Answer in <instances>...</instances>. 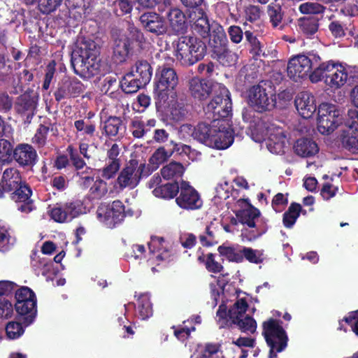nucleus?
I'll use <instances>...</instances> for the list:
<instances>
[{
    "label": "nucleus",
    "instance_id": "nucleus-1",
    "mask_svg": "<svg viewBox=\"0 0 358 358\" xmlns=\"http://www.w3.org/2000/svg\"><path fill=\"white\" fill-rule=\"evenodd\" d=\"M309 78L313 83L324 80L327 87L336 90L349 80L358 78V67L330 60L320 63L309 75Z\"/></svg>",
    "mask_w": 358,
    "mask_h": 358
},
{
    "label": "nucleus",
    "instance_id": "nucleus-2",
    "mask_svg": "<svg viewBox=\"0 0 358 358\" xmlns=\"http://www.w3.org/2000/svg\"><path fill=\"white\" fill-rule=\"evenodd\" d=\"M99 55V48L94 41L83 39L78 42L71 57L75 73L84 78L98 74L101 68Z\"/></svg>",
    "mask_w": 358,
    "mask_h": 358
},
{
    "label": "nucleus",
    "instance_id": "nucleus-3",
    "mask_svg": "<svg viewBox=\"0 0 358 358\" xmlns=\"http://www.w3.org/2000/svg\"><path fill=\"white\" fill-rule=\"evenodd\" d=\"M248 305L243 299H240L227 311L225 304H221L217 311V320L220 327H224L228 320L236 324L238 329L247 334H254L257 330V322L251 316L245 315Z\"/></svg>",
    "mask_w": 358,
    "mask_h": 358
},
{
    "label": "nucleus",
    "instance_id": "nucleus-4",
    "mask_svg": "<svg viewBox=\"0 0 358 358\" xmlns=\"http://www.w3.org/2000/svg\"><path fill=\"white\" fill-rule=\"evenodd\" d=\"M252 139L255 142L265 141L267 149L271 153L281 155L289 145V138L283 129L266 122H259L252 131Z\"/></svg>",
    "mask_w": 358,
    "mask_h": 358
},
{
    "label": "nucleus",
    "instance_id": "nucleus-5",
    "mask_svg": "<svg viewBox=\"0 0 358 358\" xmlns=\"http://www.w3.org/2000/svg\"><path fill=\"white\" fill-rule=\"evenodd\" d=\"M173 55L183 66H191L202 59L206 55L205 43L196 36H182L173 43Z\"/></svg>",
    "mask_w": 358,
    "mask_h": 358
},
{
    "label": "nucleus",
    "instance_id": "nucleus-6",
    "mask_svg": "<svg viewBox=\"0 0 358 358\" xmlns=\"http://www.w3.org/2000/svg\"><path fill=\"white\" fill-rule=\"evenodd\" d=\"M245 97L248 104L258 112L270 110L275 104L273 89L265 82L251 87L247 91Z\"/></svg>",
    "mask_w": 358,
    "mask_h": 358
},
{
    "label": "nucleus",
    "instance_id": "nucleus-7",
    "mask_svg": "<svg viewBox=\"0 0 358 358\" xmlns=\"http://www.w3.org/2000/svg\"><path fill=\"white\" fill-rule=\"evenodd\" d=\"M220 94L216 95L205 107L204 111L207 118L212 119L213 122H224L220 120L228 117L231 113V101L229 90L222 84H217Z\"/></svg>",
    "mask_w": 358,
    "mask_h": 358
},
{
    "label": "nucleus",
    "instance_id": "nucleus-8",
    "mask_svg": "<svg viewBox=\"0 0 358 358\" xmlns=\"http://www.w3.org/2000/svg\"><path fill=\"white\" fill-rule=\"evenodd\" d=\"M343 122V110L338 106L322 103L318 107L317 129L323 135L331 134Z\"/></svg>",
    "mask_w": 358,
    "mask_h": 358
},
{
    "label": "nucleus",
    "instance_id": "nucleus-9",
    "mask_svg": "<svg viewBox=\"0 0 358 358\" xmlns=\"http://www.w3.org/2000/svg\"><path fill=\"white\" fill-rule=\"evenodd\" d=\"M15 308L23 317L27 325L32 323L37 313V299L35 293L28 287H21L15 292Z\"/></svg>",
    "mask_w": 358,
    "mask_h": 358
},
{
    "label": "nucleus",
    "instance_id": "nucleus-10",
    "mask_svg": "<svg viewBox=\"0 0 358 358\" xmlns=\"http://www.w3.org/2000/svg\"><path fill=\"white\" fill-rule=\"evenodd\" d=\"M262 334L270 347L269 358L275 357L278 352L285 349L287 337L278 321L273 319L265 321L263 323Z\"/></svg>",
    "mask_w": 358,
    "mask_h": 358
},
{
    "label": "nucleus",
    "instance_id": "nucleus-11",
    "mask_svg": "<svg viewBox=\"0 0 358 358\" xmlns=\"http://www.w3.org/2000/svg\"><path fill=\"white\" fill-rule=\"evenodd\" d=\"M178 83L176 71L168 67L159 69L155 75L154 94L161 102L165 103L169 94L173 93Z\"/></svg>",
    "mask_w": 358,
    "mask_h": 358
},
{
    "label": "nucleus",
    "instance_id": "nucleus-12",
    "mask_svg": "<svg viewBox=\"0 0 358 358\" xmlns=\"http://www.w3.org/2000/svg\"><path fill=\"white\" fill-rule=\"evenodd\" d=\"M320 57L317 54L309 56L298 55L292 57L287 64V76L297 82L306 78L313 66L320 64Z\"/></svg>",
    "mask_w": 358,
    "mask_h": 358
},
{
    "label": "nucleus",
    "instance_id": "nucleus-13",
    "mask_svg": "<svg viewBox=\"0 0 358 358\" xmlns=\"http://www.w3.org/2000/svg\"><path fill=\"white\" fill-rule=\"evenodd\" d=\"M128 34H121L115 40L114 57L119 62H124L131 49V43L136 41L142 43L144 40L143 34L133 24L128 27Z\"/></svg>",
    "mask_w": 358,
    "mask_h": 358
},
{
    "label": "nucleus",
    "instance_id": "nucleus-14",
    "mask_svg": "<svg viewBox=\"0 0 358 358\" xmlns=\"http://www.w3.org/2000/svg\"><path fill=\"white\" fill-rule=\"evenodd\" d=\"M96 217L107 227L113 228L124 220V206L119 200L114 201L111 204H101L97 208Z\"/></svg>",
    "mask_w": 358,
    "mask_h": 358
},
{
    "label": "nucleus",
    "instance_id": "nucleus-15",
    "mask_svg": "<svg viewBox=\"0 0 358 358\" xmlns=\"http://www.w3.org/2000/svg\"><path fill=\"white\" fill-rule=\"evenodd\" d=\"M145 169V163L138 165L137 161L131 160L120 172L117 178V184L121 188H134L138 184L141 176H146Z\"/></svg>",
    "mask_w": 358,
    "mask_h": 358
},
{
    "label": "nucleus",
    "instance_id": "nucleus-16",
    "mask_svg": "<svg viewBox=\"0 0 358 358\" xmlns=\"http://www.w3.org/2000/svg\"><path fill=\"white\" fill-rule=\"evenodd\" d=\"M208 147L217 150H224L231 146L234 142L233 130L228 122H213V131Z\"/></svg>",
    "mask_w": 358,
    "mask_h": 358
},
{
    "label": "nucleus",
    "instance_id": "nucleus-17",
    "mask_svg": "<svg viewBox=\"0 0 358 358\" xmlns=\"http://www.w3.org/2000/svg\"><path fill=\"white\" fill-rule=\"evenodd\" d=\"M85 213L86 209L80 201L57 206L49 211L50 217L60 223L71 222L73 219Z\"/></svg>",
    "mask_w": 358,
    "mask_h": 358
},
{
    "label": "nucleus",
    "instance_id": "nucleus-18",
    "mask_svg": "<svg viewBox=\"0 0 358 358\" xmlns=\"http://www.w3.org/2000/svg\"><path fill=\"white\" fill-rule=\"evenodd\" d=\"M179 189L180 194L176 201L180 208L186 210H196L201 207L203 201L199 193L189 182L182 180Z\"/></svg>",
    "mask_w": 358,
    "mask_h": 358
},
{
    "label": "nucleus",
    "instance_id": "nucleus-19",
    "mask_svg": "<svg viewBox=\"0 0 358 358\" xmlns=\"http://www.w3.org/2000/svg\"><path fill=\"white\" fill-rule=\"evenodd\" d=\"M150 250V264H160L161 262L168 260L171 255V245L162 237L154 236L148 243Z\"/></svg>",
    "mask_w": 358,
    "mask_h": 358
},
{
    "label": "nucleus",
    "instance_id": "nucleus-20",
    "mask_svg": "<svg viewBox=\"0 0 358 358\" xmlns=\"http://www.w3.org/2000/svg\"><path fill=\"white\" fill-rule=\"evenodd\" d=\"M95 173L82 176L79 184L83 188H90V196L94 199H100L108 192L107 183L101 180L99 176L94 178Z\"/></svg>",
    "mask_w": 358,
    "mask_h": 358
},
{
    "label": "nucleus",
    "instance_id": "nucleus-21",
    "mask_svg": "<svg viewBox=\"0 0 358 358\" xmlns=\"http://www.w3.org/2000/svg\"><path fill=\"white\" fill-rule=\"evenodd\" d=\"M188 16L193 32L203 38H208L211 27L204 11L201 8H196L189 11Z\"/></svg>",
    "mask_w": 358,
    "mask_h": 358
},
{
    "label": "nucleus",
    "instance_id": "nucleus-22",
    "mask_svg": "<svg viewBox=\"0 0 358 358\" xmlns=\"http://www.w3.org/2000/svg\"><path fill=\"white\" fill-rule=\"evenodd\" d=\"M218 83L213 84L210 81L199 77H194L188 83L189 92L194 98L199 100L207 98L213 90H217Z\"/></svg>",
    "mask_w": 358,
    "mask_h": 358
},
{
    "label": "nucleus",
    "instance_id": "nucleus-23",
    "mask_svg": "<svg viewBox=\"0 0 358 358\" xmlns=\"http://www.w3.org/2000/svg\"><path fill=\"white\" fill-rule=\"evenodd\" d=\"M294 102L298 113L305 119L311 117L316 111L315 97L308 92L299 93Z\"/></svg>",
    "mask_w": 358,
    "mask_h": 358
},
{
    "label": "nucleus",
    "instance_id": "nucleus-24",
    "mask_svg": "<svg viewBox=\"0 0 358 358\" xmlns=\"http://www.w3.org/2000/svg\"><path fill=\"white\" fill-rule=\"evenodd\" d=\"M237 205L242 208L236 213L239 222L250 228L255 227L256 220L260 215L259 210L253 207L246 199H239Z\"/></svg>",
    "mask_w": 358,
    "mask_h": 358
},
{
    "label": "nucleus",
    "instance_id": "nucleus-25",
    "mask_svg": "<svg viewBox=\"0 0 358 358\" xmlns=\"http://www.w3.org/2000/svg\"><path fill=\"white\" fill-rule=\"evenodd\" d=\"M142 26L148 31L156 35L164 34L167 29L162 17L152 12L145 13L140 17Z\"/></svg>",
    "mask_w": 358,
    "mask_h": 358
},
{
    "label": "nucleus",
    "instance_id": "nucleus-26",
    "mask_svg": "<svg viewBox=\"0 0 358 358\" xmlns=\"http://www.w3.org/2000/svg\"><path fill=\"white\" fill-rule=\"evenodd\" d=\"M13 157L20 166H31L36 162L37 153L31 145L22 143L17 145L14 149Z\"/></svg>",
    "mask_w": 358,
    "mask_h": 358
},
{
    "label": "nucleus",
    "instance_id": "nucleus-27",
    "mask_svg": "<svg viewBox=\"0 0 358 358\" xmlns=\"http://www.w3.org/2000/svg\"><path fill=\"white\" fill-rule=\"evenodd\" d=\"M23 182L19 171L15 168H8L3 172L2 179L0 182V198L3 196L6 192H10Z\"/></svg>",
    "mask_w": 358,
    "mask_h": 358
},
{
    "label": "nucleus",
    "instance_id": "nucleus-28",
    "mask_svg": "<svg viewBox=\"0 0 358 358\" xmlns=\"http://www.w3.org/2000/svg\"><path fill=\"white\" fill-rule=\"evenodd\" d=\"M166 19L170 31L174 34L184 33L187 29V23L185 14L181 10L173 8L166 14Z\"/></svg>",
    "mask_w": 358,
    "mask_h": 358
},
{
    "label": "nucleus",
    "instance_id": "nucleus-29",
    "mask_svg": "<svg viewBox=\"0 0 358 358\" xmlns=\"http://www.w3.org/2000/svg\"><path fill=\"white\" fill-rule=\"evenodd\" d=\"M84 90L83 85L77 79L64 81L55 92V99L60 101L70 96H76Z\"/></svg>",
    "mask_w": 358,
    "mask_h": 358
},
{
    "label": "nucleus",
    "instance_id": "nucleus-30",
    "mask_svg": "<svg viewBox=\"0 0 358 358\" xmlns=\"http://www.w3.org/2000/svg\"><path fill=\"white\" fill-rule=\"evenodd\" d=\"M296 155L301 157L310 158L319 152L317 144L310 138H302L297 140L294 145Z\"/></svg>",
    "mask_w": 358,
    "mask_h": 358
},
{
    "label": "nucleus",
    "instance_id": "nucleus-31",
    "mask_svg": "<svg viewBox=\"0 0 358 358\" xmlns=\"http://www.w3.org/2000/svg\"><path fill=\"white\" fill-rule=\"evenodd\" d=\"M38 96L35 94H24L16 103V110L19 113L26 115L27 118L34 115L36 107Z\"/></svg>",
    "mask_w": 358,
    "mask_h": 358
},
{
    "label": "nucleus",
    "instance_id": "nucleus-32",
    "mask_svg": "<svg viewBox=\"0 0 358 358\" xmlns=\"http://www.w3.org/2000/svg\"><path fill=\"white\" fill-rule=\"evenodd\" d=\"M133 76L146 85L151 80L152 69L150 64L145 60L138 61L130 71Z\"/></svg>",
    "mask_w": 358,
    "mask_h": 358
},
{
    "label": "nucleus",
    "instance_id": "nucleus-33",
    "mask_svg": "<svg viewBox=\"0 0 358 358\" xmlns=\"http://www.w3.org/2000/svg\"><path fill=\"white\" fill-rule=\"evenodd\" d=\"M212 32L210 33L209 44L213 48V53L227 47V38L222 27L215 25L212 27Z\"/></svg>",
    "mask_w": 358,
    "mask_h": 358
},
{
    "label": "nucleus",
    "instance_id": "nucleus-34",
    "mask_svg": "<svg viewBox=\"0 0 358 358\" xmlns=\"http://www.w3.org/2000/svg\"><path fill=\"white\" fill-rule=\"evenodd\" d=\"M172 155V152L166 150L164 147L157 149L149 159V164H146L145 175H149L156 170L160 164L167 160Z\"/></svg>",
    "mask_w": 358,
    "mask_h": 358
},
{
    "label": "nucleus",
    "instance_id": "nucleus-35",
    "mask_svg": "<svg viewBox=\"0 0 358 358\" xmlns=\"http://www.w3.org/2000/svg\"><path fill=\"white\" fill-rule=\"evenodd\" d=\"M213 131V124L208 125L206 123H199L194 127L193 138L203 143L206 146L212 143L210 141Z\"/></svg>",
    "mask_w": 358,
    "mask_h": 358
},
{
    "label": "nucleus",
    "instance_id": "nucleus-36",
    "mask_svg": "<svg viewBox=\"0 0 358 358\" xmlns=\"http://www.w3.org/2000/svg\"><path fill=\"white\" fill-rule=\"evenodd\" d=\"M136 310L138 316L145 320L152 315L150 299L147 294H141L137 299Z\"/></svg>",
    "mask_w": 358,
    "mask_h": 358
},
{
    "label": "nucleus",
    "instance_id": "nucleus-37",
    "mask_svg": "<svg viewBox=\"0 0 358 358\" xmlns=\"http://www.w3.org/2000/svg\"><path fill=\"white\" fill-rule=\"evenodd\" d=\"M220 255L225 257L229 262L236 263L243 262V247H231L221 245L218 248Z\"/></svg>",
    "mask_w": 358,
    "mask_h": 358
},
{
    "label": "nucleus",
    "instance_id": "nucleus-38",
    "mask_svg": "<svg viewBox=\"0 0 358 358\" xmlns=\"http://www.w3.org/2000/svg\"><path fill=\"white\" fill-rule=\"evenodd\" d=\"M143 86L145 85L137 80L130 72L126 74L120 81L122 90L127 94L135 93Z\"/></svg>",
    "mask_w": 358,
    "mask_h": 358
},
{
    "label": "nucleus",
    "instance_id": "nucleus-39",
    "mask_svg": "<svg viewBox=\"0 0 358 358\" xmlns=\"http://www.w3.org/2000/svg\"><path fill=\"white\" fill-rule=\"evenodd\" d=\"M184 173L183 166L178 162H172L161 169V174L166 180L176 179Z\"/></svg>",
    "mask_w": 358,
    "mask_h": 358
},
{
    "label": "nucleus",
    "instance_id": "nucleus-40",
    "mask_svg": "<svg viewBox=\"0 0 358 358\" xmlns=\"http://www.w3.org/2000/svg\"><path fill=\"white\" fill-rule=\"evenodd\" d=\"M179 187L176 183H167L164 185L156 187L152 193L156 197L172 199L178 192Z\"/></svg>",
    "mask_w": 358,
    "mask_h": 358
},
{
    "label": "nucleus",
    "instance_id": "nucleus-41",
    "mask_svg": "<svg viewBox=\"0 0 358 358\" xmlns=\"http://www.w3.org/2000/svg\"><path fill=\"white\" fill-rule=\"evenodd\" d=\"M298 25L300 31L310 36L315 34L318 29V20L315 17H301Z\"/></svg>",
    "mask_w": 358,
    "mask_h": 358
},
{
    "label": "nucleus",
    "instance_id": "nucleus-42",
    "mask_svg": "<svg viewBox=\"0 0 358 358\" xmlns=\"http://www.w3.org/2000/svg\"><path fill=\"white\" fill-rule=\"evenodd\" d=\"M268 15L273 27L282 28V8L279 3H272L268 6Z\"/></svg>",
    "mask_w": 358,
    "mask_h": 358
},
{
    "label": "nucleus",
    "instance_id": "nucleus-43",
    "mask_svg": "<svg viewBox=\"0 0 358 358\" xmlns=\"http://www.w3.org/2000/svg\"><path fill=\"white\" fill-rule=\"evenodd\" d=\"M214 54L219 62L224 66H233L236 63L238 59L237 55L229 50L227 47L221 50H217V52Z\"/></svg>",
    "mask_w": 358,
    "mask_h": 358
},
{
    "label": "nucleus",
    "instance_id": "nucleus-44",
    "mask_svg": "<svg viewBox=\"0 0 358 358\" xmlns=\"http://www.w3.org/2000/svg\"><path fill=\"white\" fill-rule=\"evenodd\" d=\"M301 206L298 203H292L288 210L284 214L283 224L286 227H292L299 216Z\"/></svg>",
    "mask_w": 358,
    "mask_h": 358
},
{
    "label": "nucleus",
    "instance_id": "nucleus-45",
    "mask_svg": "<svg viewBox=\"0 0 358 358\" xmlns=\"http://www.w3.org/2000/svg\"><path fill=\"white\" fill-rule=\"evenodd\" d=\"M122 128V120L120 117H110L104 122L103 129L108 136H115Z\"/></svg>",
    "mask_w": 358,
    "mask_h": 358
},
{
    "label": "nucleus",
    "instance_id": "nucleus-46",
    "mask_svg": "<svg viewBox=\"0 0 358 358\" xmlns=\"http://www.w3.org/2000/svg\"><path fill=\"white\" fill-rule=\"evenodd\" d=\"M15 192L11 194V199L15 202H22L28 201L31 194V189L25 182L20 184L18 187L15 188Z\"/></svg>",
    "mask_w": 358,
    "mask_h": 358
},
{
    "label": "nucleus",
    "instance_id": "nucleus-47",
    "mask_svg": "<svg viewBox=\"0 0 358 358\" xmlns=\"http://www.w3.org/2000/svg\"><path fill=\"white\" fill-rule=\"evenodd\" d=\"M245 36L246 40L250 43L251 45V52L252 54H254V55L257 57L265 55L263 45L252 32L250 31H246L245 32Z\"/></svg>",
    "mask_w": 358,
    "mask_h": 358
},
{
    "label": "nucleus",
    "instance_id": "nucleus-48",
    "mask_svg": "<svg viewBox=\"0 0 358 358\" xmlns=\"http://www.w3.org/2000/svg\"><path fill=\"white\" fill-rule=\"evenodd\" d=\"M299 10L303 14L315 15L322 13L324 10V7L318 3L305 2L299 6Z\"/></svg>",
    "mask_w": 358,
    "mask_h": 358
},
{
    "label": "nucleus",
    "instance_id": "nucleus-49",
    "mask_svg": "<svg viewBox=\"0 0 358 358\" xmlns=\"http://www.w3.org/2000/svg\"><path fill=\"white\" fill-rule=\"evenodd\" d=\"M244 258L251 263L259 264L264 259L263 252L261 250L243 247V259Z\"/></svg>",
    "mask_w": 358,
    "mask_h": 358
},
{
    "label": "nucleus",
    "instance_id": "nucleus-50",
    "mask_svg": "<svg viewBox=\"0 0 358 358\" xmlns=\"http://www.w3.org/2000/svg\"><path fill=\"white\" fill-rule=\"evenodd\" d=\"M22 324L17 322H10L6 327V336L9 339H17L24 334Z\"/></svg>",
    "mask_w": 358,
    "mask_h": 358
},
{
    "label": "nucleus",
    "instance_id": "nucleus-51",
    "mask_svg": "<svg viewBox=\"0 0 358 358\" xmlns=\"http://www.w3.org/2000/svg\"><path fill=\"white\" fill-rule=\"evenodd\" d=\"M14 244L13 238L8 230L0 226V252H6L11 248Z\"/></svg>",
    "mask_w": 358,
    "mask_h": 358
},
{
    "label": "nucleus",
    "instance_id": "nucleus-52",
    "mask_svg": "<svg viewBox=\"0 0 358 358\" xmlns=\"http://www.w3.org/2000/svg\"><path fill=\"white\" fill-rule=\"evenodd\" d=\"M169 117L170 119L173 120L175 122H179L183 119V117L186 115V110L182 106V104L178 103H173L169 110Z\"/></svg>",
    "mask_w": 358,
    "mask_h": 358
},
{
    "label": "nucleus",
    "instance_id": "nucleus-53",
    "mask_svg": "<svg viewBox=\"0 0 358 358\" xmlns=\"http://www.w3.org/2000/svg\"><path fill=\"white\" fill-rule=\"evenodd\" d=\"M243 120L245 122L249 124V129H250L251 136L252 137V131L255 127H257V124L259 122H264L263 120L256 119L255 117V113L252 109L245 108L243 110L242 113Z\"/></svg>",
    "mask_w": 358,
    "mask_h": 358
},
{
    "label": "nucleus",
    "instance_id": "nucleus-54",
    "mask_svg": "<svg viewBox=\"0 0 358 358\" xmlns=\"http://www.w3.org/2000/svg\"><path fill=\"white\" fill-rule=\"evenodd\" d=\"M232 186L227 181L220 182L215 188L216 196L225 200L230 196Z\"/></svg>",
    "mask_w": 358,
    "mask_h": 358
},
{
    "label": "nucleus",
    "instance_id": "nucleus-55",
    "mask_svg": "<svg viewBox=\"0 0 358 358\" xmlns=\"http://www.w3.org/2000/svg\"><path fill=\"white\" fill-rule=\"evenodd\" d=\"M197 358H224V356L219 350L217 345L209 344L205 347L201 355Z\"/></svg>",
    "mask_w": 358,
    "mask_h": 358
},
{
    "label": "nucleus",
    "instance_id": "nucleus-56",
    "mask_svg": "<svg viewBox=\"0 0 358 358\" xmlns=\"http://www.w3.org/2000/svg\"><path fill=\"white\" fill-rule=\"evenodd\" d=\"M120 169L119 161H108V164L102 170H98V172L101 171V176L106 179H110L114 176L116 172Z\"/></svg>",
    "mask_w": 358,
    "mask_h": 358
},
{
    "label": "nucleus",
    "instance_id": "nucleus-57",
    "mask_svg": "<svg viewBox=\"0 0 358 358\" xmlns=\"http://www.w3.org/2000/svg\"><path fill=\"white\" fill-rule=\"evenodd\" d=\"M13 314L12 303L6 299H0V317L8 319Z\"/></svg>",
    "mask_w": 358,
    "mask_h": 358
},
{
    "label": "nucleus",
    "instance_id": "nucleus-58",
    "mask_svg": "<svg viewBox=\"0 0 358 358\" xmlns=\"http://www.w3.org/2000/svg\"><path fill=\"white\" fill-rule=\"evenodd\" d=\"M115 12L117 15H123L129 13L132 9V6L128 0H117L114 2Z\"/></svg>",
    "mask_w": 358,
    "mask_h": 358
},
{
    "label": "nucleus",
    "instance_id": "nucleus-59",
    "mask_svg": "<svg viewBox=\"0 0 358 358\" xmlns=\"http://www.w3.org/2000/svg\"><path fill=\"white\" fill-rule=\"evenodd\" d=\"M344 123L350 129L358 131V110L354 108L350 109Z\"/></svg>",
    "mask_w": 358,
    "mask_h": 358
},
{
    "label": "nucleus",
    "instance_id": "nucleus-60",
    "mask_svg": "<svg viewBox=\"0 0 358 358\" xmlns=\"http://www.w3.org/2000/svg\"><path fill=\"white\" fill-rule=\"evenodd\" d=\"M131 129L132 134L136 138H142L146 135L144 121L135 119L131 122Z\"/></svg>",
    "mask_w": 358,
    "mask_h": 358
},
{
    "label": "nucleus",
    "instance_id": "nucleus-61",
    "mask_svg": "<svg viewBox=\"0 0 358 358\" xmlns=\"http://www.w3.org/2000/svg\"><path fill=\"white\" fill-rule=\"evenodd\" d=\"M48 131L49 129L47 127L40 126L33 138V143L37 144L39 147L43 146L46 142Z\"/></svg>",
    "mask_w": 358,
    "mask_h": 358
},
{
    "label": "nucleus",
    "instance_id": "nucleus-62",
    "mask_svg": "<svg viewBox=\"0 0 358 358\" xmlns=\"http://www.w3.org/2000/svg\"><path fill=\"white\" fill-rule=\"evenodd\" d=\"M12 152V145L4 138L0 139V162H6Z\"/></svg>",
    "mask_w": 358,
    "mask_h": 358
},
{
    "label": "nucleus",
    "instance_id": "nucleus-63",
    "mask_svg": "<svg viewBox=\"0 0 358 358\" xmlns=\"http://www.w3.org/2000/svg\"><path fill=\"white\" fill-rule=\"evenodd\" d=\"M206 267L208 271L212 273H220L223 269V266L221 264L215 261L213 254L208 255L206 261Z\"/></svg>",
    "mask_w": 358,
    "mask_h": 358
},
{
    "label": "nucleus",
    "instance_id": "nucleus-64",
    "mask_svg": "<svg viewBox=\"0 0 358 358\" xmlns=\"http://www.w3.org/2000/svg\"><path fill=\"white\" fill-rule=\"evenodd\" d=\"M59 3L58 0H38V6L43 13H48L55 10Z\"/></svg>",
    "mask_w": 358,
    "mask_h": 358
}]
</instances>
